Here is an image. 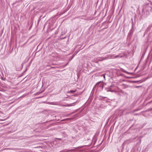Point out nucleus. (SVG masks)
<instances>
[{"instance_id": "obj_6", "label": "nucleus", "mask_w": 152, "mask_h": 152, "mask_svg": "<svg viewBox=\"0 0 152 152\" xmlns=\"http://www.w3.org/2000/svg\"><path fill=\"white\" fill-rule=\"evenodd\" d=\"M97 141L96 138V136H94L92 139V142H96Z\"/></svg>"}, {"instance_id": "obj_1", "label": "nucleus", "mask_w": 152, "mask_h": 152, "mask_svg": "<svg viewBox=\"0 0 152 152\" xmlns=\"http://www.w3.org/2000/svg\"><path fill=\"white\" fill-rule=\"evenodd\" d=\"M92 143H91L88 145H85L82 146H80L78 147L77 148H81L83 147H85V148L86 149H90L94 147V145H95L96 143H92L93 144H92Z\"/></svg>"}, {"instance_id": "obj_4", "label": "nucleus", "mask_w": 152, "mask_h": 152, "mask_svg": "<svg viewBox=\"0 0 152 152\" xmlns=\"http://www.w3.org/2000/svg\"><path fill=\"white\" fill-rule=\"evenodd\" d=\"M133 32H134L133 30L132 29H131L130 30V31L128 34V36L129 37H131V36L132 35V34H133Z\"/></svg>"}, {"instance_id": "obj_13", "label": "nucleus", "mask_w": 152, "mask_h": 152, "mask_svg": "<svg viewBox=\"0 0 152 152\" xmlns=\"http://www.w3.org/2000/svg\"><path fill=\"white\" fill-rule=\"evenodd\" d=\"M102 75L103 76L104 78V79H105V76L104 75V74L103 75Z\"/></svg>"}, {"instance_id": "obj_11", "label": "nucleus", "mask_w": 152, "mask_h": 152, "mask_svg": "<svg viewBox=\"0 0 152 152\" xmlns=\"http://www.w3.org/2000/svg\"><path fill=\"white\" fill-rule=\"evenodd\" d=\"M138 141H137V142H141V140L140 138L138 139Z\"/></svg>"}, {"instance_id": "obj_10", "label": "nucleus", "mask_w": 152, "mask_h": 152, "mask_svg": "<svg viewBox=\"0 0 152 152\" xmlns=\"http://www.w3.org/2000/svg\"><path fill=\"white\" fill-rule=\"evenodd\" d=\"M151 26H150V25L149 26H148V28L146 30V31H148L149 30V29L150 28H151Z\"/></svg>"}, {"instance_id": "obj_12", "label": "nucleus", "mask_w": 152, "mask_h": 152, "mask_svg": "<svg viewBox=\"0 0 152 152\" xmlns=\"http://www.w3.org/2000/svg\"><path fill=\"white\" fill-rule=\"evenodd\" d=\"M142 12H143V13H144V8H143L142 10Z\"/></svg>"}, {"instance_id": "obj_7", "label": "nucleus", "mask_w": 152, "mask_h": 152, "mask_svg": "<svg viewBox=\"0 0 152 152\" xmlns=\"http://www.w3.org/2000/svg\"><path fill=\"white\" fill-rule=\"evenodd\" d=\"M123 57V56H122V55L121 56V55H117L115 56V58H118V57L122 58Z\"/></svg>"}, {"instance_id": "obj_8", "label": "nucleus", "mask_w": 152, "mask_h": 152, "mask_svg": "<svg viewBox=\"0 0 152 152\" xmlns=\"http://www.w3.org/2000/svg\"><path fill=\"white\" fill-rule=\"evenodd\" d=\"M75 103V102H74L72 103L69 104H68V106H71L74 105V104Z\"/></svg>"}, {"instance_id": "obj_9", "label": "nucleus", "mask_w": 152, "mask_h": 152, "mask_svg": "<svg viewBox=\"0 0 152 152\" xmlns=\"http://www.w3.org/2000/svg\"><path fill=\"white\" fill-rule=\"evenodd\" d=\"M121 71L122 72H124L125 73H128L125 70H124L123 69H121Z\"/></svg>"}, {"instance_id": "obj_5", "label": "nucleus", "mask_w": 152, "mask_h": 152, "mask_svg": "<svg viewBox=\"0 0 152 152\" xmlns=\"http://www.w3.org/2000/svg\"><path fill=\"white\" fill-rule=\"evenodd\" d=\"M76 91V89H75V90H71L69 91H68L67 93H68L73 94Z\"/></svg>"}, {"instance_id": "obj_3", "label": "nucleus", "mask_w": 152, "mask_h": 152, "mask_svg": "<svg viewBox=\"0 0 152 152\" xmlns=\"http://www.w3.org/2000/svg\"><path fill=\"white\" fill-rule=\"evenodd\" d=\"M114 87V86L112 84L108 87L105 88V89L107 92L110 91L113 92L115 91Z\"/></svg>"}, {"instance_id": "obj_2", "label": "nucleus", "mask_w": 152, "mask_h": 152, "mask_svg": "<svg viewBox=\"0 0 152 152\" xmlns=\"http://www.w3.org/2000/svg\"><path fill=\"white\" fill-rule=\"evenodd\" d=\"M94 87H96L98 90H102L103 88L102 83L101 81L99 82L96 84Z\"/></svg>"}, {"instance_id": "obj_19", "label": "nucleus", "mask_w": 152, "mask_h": 152, "mask_svg": "<svg viewBox=\"0 0 152 152\" xmlns=\"http://www.w3.org/2000/svg\"><path fill=\"white\" fill-rule=\"evenodd\" d=\"M151 4L152 5V3H151Z\"/></svg>"}, {"instance_id": "obj_18", "label": "nucleus", "mask_w": 152, "mask_h": 152, "mask_svg": "<svg viewBox=\"0 0 152 152\" xmlns=\"http://www.w3.org/2000/svg\"><path fill=\"white\" fill-rule=\"evenodd\" d=\"M97 145H96V146H97Z\"/></svg>"}, {"instance_id": "obj_16", "label": "nucleus", "mask_w": 152, "mask_h": 152, "mask_svg": "<svg viewBox=\"0 0 152 152\" xmlns=\"http://www.w3.org/2000/svg\"><path fill=\"white\" fill-rule=\"evenodd\" d=\"M151 110H152V108L151 109Z\"/></svg>"}, {"instance_id": "obj_17", "label": "nucleus", "mask_w": 152, "mask_h": 152, "mask_svg": "<svg viewBox=\"0 0 152 152\" xmlns=\"http://www.w3.org/2000/svg\"><path fill=\"white\" fill-rule=\"evenodd\" d=\"M101 142L102 143V141Z\"/></svg>"}, {"instance_id": "obj_15", "label": "nucleus", "mask_w": 152, "mask_h": 152, "mask_svg": "<svg viewBox=\"0 0 152 152\" xmlns=\"http://www.w3.org/2000/svg\"><path fill=\"white\" fill-rule=\"evenodd\" d=\"M65 38V37H64L63 38V39H64V38Z\"/></svg>"}, {"instance_id": "obj_14", "label": "nucleus", "mask_w": 152, "mask_h": 152, "mask_svg": "<svg viewBox=\"0 0 152 152\" xmlns=\"http://www.w3.org/2000/svg\"><path fill=\"white\" fill-rule=\"evenodd\" d=\"M102 143H100V144H99V146H98V147L99 146V145L101 144Z\"/></svg>"}]
</instances>
